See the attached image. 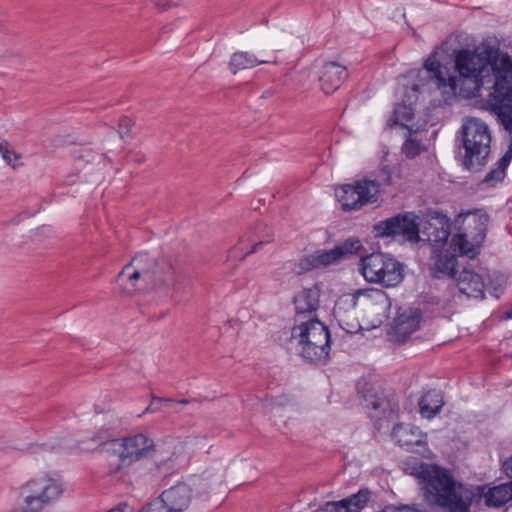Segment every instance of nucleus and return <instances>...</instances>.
I'll return each instance as SVG.
<instances>
[{"mask_svg": "<svg viewBox=\"0 0 512 512\" xmlns=\"http://www.w3.org/2000/svg\"><path fill=\"white\" fill-rule=\"evenodd\" d=\"M104 160V155L99 154L92 149H83L79 155V161L85 163H101Z\"/></svg>", "mask_w": 512, "mask_h": 512, "instance_id": "obj_30", "label": "nucleus"}, {"mask_svg": "<svg viewBox=\"0 0 512 512\" xmlns=\"http://www.w3.org/2000/svg\"><path fill=\"white\" fill-rule=\"evenodd\" d=\"M423 150L422 144L417 141L416 139H413L412 137H409L405 140L402 146V153L407 158H415L416 156L420 155V153Z\"/></svg>", "mask_w": 512, "mask_h": 512, "instance_id": "obj_29", "label": "nucleus"}, {"mask_svg": "<svg viewBox=\"0 0 512 512\" xmlns=\"http://www.w3.org/2000/svg\"><path fill=\"white\" fill-rule=\"evenodd\" d=\"M381 512H420L416 506H409V505H401V506H394L389 505L386 506Z\"/></svg>", "mask_w": 512, "mask_h": 512, "instance_id": "obj_35", "label": "nucleus"}, {"mask_svg": "<svg viewBox=\"0 0 512 512\" xmlns=\"http://www.w3.org/2000/svg\"><path fill=\"white\" fill-rule=\"evenodd\" d=\"M320 289L317 285L310 288H304L294 297L295 305V322L298 324L301 321H306L307 315H310L319 307Z\"/></svg>", "mask_w": 512, "mask_h": 512, "instance_id": "obj_18", "label": "nucleus"}, {"mask_svg": "<svg viewBox=\"0 0 512 512\" xmlns=\"http://www.w3.org/2000/svg\"><path fill=\"white\" fill-rule=\"evenodd\" d=\"M361 249L362 243L358 238H348L330 250H317L302 256L294 262L292 271L302 275L315 269L326 268L357 254Z\"/></svg>", "mask_w": 512, "mask_h": 512, "instance_id": "obj_8", "label": "nucleus"}, {"mask_svg": "<svg viewBox=\"0 0 512 512\" xmlns=\"http://www.w3.org/2000/svg\"><path fill=\"white\" fill-rule=\"evenodd\" d=\"M363 407L368 411L371 419L393 420L398 413V403L394 398L368 392L363 396Z\"/></svg>", "mask_w": 512, "mask_h": 512, "instance_id": "obj_14", "label": "nucleus"}, {"mask_svg": "<svg viewBox=\"0 0 512 512\" xmlns=\"http://www.w3.org/2000/svg\"><path fill=\"white\" fill-rule=\"evenodd\" d=\"M153 261L146 253L136 255L118 273L115 283L124 294H133L137 291H145L147 287L167 283L169 276L156 280L151 272Z\"/></svg>", "mask_w": 512, "mask_h": 512, "instance_id": "obj_7", "label": "nucleus"}, {"mask_svg": "<svg viewBox=\"0 0 512 512\" xmlns=\"http://www.w3.org/2000/svg\"><path fill=\"white\" fill-rule=\"evenodd\" d=\"M346 302H348L349 305L354 308L357 304V296L356 295L349 296V298L346 299Z\"/></svg>", "mask_w": 512, "mask_h": 512, "instance_id": "obj_38", "label": "nucleus"}, {"mask_svg": "<svg viewBox=\"0 0 512 512\" xmlns=\"http://www.w3.org/2000/svg\"><path fill=\"white\" fill-rule=\"evenodd\" d=\"M418 477L429 506L444 512H470L474 492L455 480L449 470L436 464H421Z\"/></svg>", "mask_w": 512, "mask_h": 512, "instance_id": "obj_2", "label": "nucleus"}, {"mask_svg": "<svg viewBox=\"0 0 512 512\" xmlns=\"http://www.w3.org/2000/svg\"><path fill=\"white\" fill-rule=\"evenodd\" d=\"M392 438L401 447L411 449L414 446H422L426 443V436L419 428L411 425L396 424L393 427Z\"/></svg>", "mask_w": 512, "mask_h": 512, "instance_id": "obj_22", "label": "nucleus"}, {"mask_svg": "<svg viewBox=\"0 0 512 512\" xmlns=\"http://www.w3.org/2000/svg\"><path fill=\"white\" fill-rule=\"evenodd\" d=\"M8 144H9V143H8V141H6V140H4V139H2V138L0 137V153L2 152V150H3L5 147H7V145H8Z\"/></svg>", "mask_w": 512, "mask_h": 512, "instance_id": "obj_40", "label": "nucleus"}, {"mask_svg": "<svg viewBox=\"0 0 512 512\" xmlns=\"http://www.w3.org/2000/svg\"><path fill=\"white\" fill-rule=\"evenodd\" d=\"M168 512H184L192 500V489L185 483H178L164 490L157 498Z\"/></svg>", "mask_w": 512, "mask_h": 512, "instance_id": "obj_15", "label": "nucleus"}, {"mask_svg": "<svg viewBox=\"0 0 512 512\" xmlns=\"http://www.w3.org/2000/svg\"><path fill=\"white\" fill-rule=\"evenodd\" d=\"M413 213L397 214L373 225L376 238L402 237L412 243L420 241V228Z\"/></svg>", "mask_w": 512, "mask_h": 512, "instance_id": "obj_12", "label": "nucleus"}, {"mask_svg": "<svg viewBox=\"0 0 512 512\" xmlns=\"http://www.w3.org/2000/svg\"><path fill=\"white\" fill-rule=\"evenodd\" d=\"M508 118L512 121V113L509 114ZM497 119L503 126L504 130L508 133L509 145L505 154L497 161L496 167L491 169L482 180V183L486 184L488 187H494L496 184L502 182L506 175V169L512 161V125H506V123L503 122L504 118L502 117H497Z\"/></svg>", "mask_w": 512, "mask_h": 512, "instance_id": "obj_17", "label": "nucleus"}, {"mask_svg": "<svg viewBox=\"0 0 512 512\" xmlns=\"http://www.w3.org/2000/svg\"><path fill=\"white\" fill-rule=\"evenodd\" d=\"M490 143L491 135L487 124L477 118L468 119L462 126L464 168L470 171L479 170L490 153Z\"/></svg>", "mask_w": 512, "mask_h": 512, "instance_id": "obj_5", "label": "nucleus"}, {"mask_svg": "<svg viewBox=\"0 0 512 512\" xmlns=\"http://www.w3.org/2000/svg\"><path fill=\"white\" fill-rule=\"evenodd\" d=\"M380 183L371 179H360L335 188V196L343 211L359 210L378 200Z\"/></svg>", "mask_w": 512, "mask_h": 512, "instance_id": "obj_9", "label": "nucleus"}, {"mask_svg": "<svg viewBox=\"0 0 512 512\" xmlns=\"http://www.w3.org/2000/svg\"><path fill=\"white\" fill-rule=\"evenodd\" d=\"M505 512H512V506L505 510Z\"/></svg>", "mask_w": 512, "mask_h": 512, "instance_id": "obj_46", "label": "nucleus"}, {"mask_svg": "<svg viewBox=\"0 0 512 512\" xmlns=\"http://www.w3.org/2000/svg\"><path fill=\"white\" fill-rule=\"evenodd\" d=\"M0 154L2 155L3 160L12 167L16 166L14 162L16 160H19L20 158L19 155H17L15 151L11 148L10 144H8L7 147H5Z\"/></svg>", "mask_w": 512, "mask_h": 512, "instance_id": "obj_32", "label": "nucleus"}, {"mask_svg": "<svg viewBox=\"0 0 512 512\" xmlns=\"http://www.w3.org/2000/svg\"><path fill=\"white\" fill-rule=\"evenodd\" d=\"M502 469L507 477L512 478V456L503 462Z\"/></svg>", "mask_w": 512, "mask_h": 512, "instance_id": "obj_37", "label": "nucleus"}, {"mask_svg": "<svg viewBox=\"0 0 512 512\" xmlns=\"http://www.w3.org/2000/svg\"><path fill=\"white\" fill-rule=\"evenodd\" d=\"M133 121L127 116H122L119 120L118 124V133L121 138H124L125 136L129 135L131 128L133 126Z\"/></svg>", "mask_w": 512, "mask_h": 512, "instance_id": "obj_31", "label": "nucleus"}, {"mask_svg": "<svg viewBox=\"0 0 512 512\" xmlns=\"http://www.w3.org/2000/svg\"><path fill=\"white\" fill-rule=\"evenodd\" d=\"M291 339L296 342L299 355L311 363H325L330 346L328 327L316 318H308L295 324L291 331Z\"/></svg>", "mask_w": 512, "mask_h": 512, "instance_id": "obj_3", "label": "nucleus"}, {"mask_svg": "<svg viewBox=\"0 0 512 512\" xmlns=\"http://www.w3.org/2000/svg\"><path fill=\"white\" fill-rule=\"evenodd\" d=\"M507 318H512V307L506 312Z\"/></svg>", "mask_w": 512, "mask_h": 512, "instance_id": "obj_43", "label": "nucleus"}, {"mask_svg": "<svg viewBox=\"0 0 512 512\" xmlns=\"http://www.w3.org/2000/svg\"><path fill=\"white\" fill-rule=\"evenodd\" d=\"M443 405V394L437 389L425 392L418 403L421 416L427 419L435 417L441 411Z\"/></svg>", "mask_w": 512, "mask_h": 512, "instance_id": "obj_23", "label": "nucleus"}, {"mask_svg": "<svg viewBox=\"0 0 512 512\" xmlns=\"http://www.w3.org/2000/svg\"><path fill=\"white\" fill-rule=\"evenodd\" d=\"M139 512H168L157 498L145 505Z\"/></svg>", "mask_w": 512, "mask_h": 512, "instance_id": "obj_34", "label": "nucleus"}, {"mask_svg": "<svg viewBox=\"0 0 512 512\" xmlns=\"http://www.w3.org/2000/svg\"><path fill=\"white\" fill-rule=\"evenodd\" d=\"M275 63L276 60H259L254 54L249 52H235L230 59V70L236 74L239 70L253 68L263 63Z\"/></svg>", "mask_w": 512, "mask_h": 512, "instance_id": "obj_27", "label": "nucleus"}, {"mask_svg": "<svg viewBox=\"0 0 512 512\" xmlns=\"http://www.w3.org/2000/svg\"><path fill=\"white\" fill-rule=\"evenodd\" d=\"M454 67L459 74L458 80L450 74L435 55L429 56L424 68L419 71L420 78H427L440 91L443 103L451 104L459 93L472 98L480 95L484 86H489L487 105L491 112L502 117L506 125L511 126L508 118L512 113V59L499 48L485 46L476 49L454 51Z\"/></svg>", "mask_w": 512, "mask_h": 512, "instance_id": "obj_1", "label": "nucleus"}, {"mask_svg": "<svg viewBox=\"0 0 512 512\" xmlns=\"http://www.w3.org/2000/svg\"><path fill=\"white\" fill-rule=\"evenodd\" d=\"M174 400L172 398H164V397H157L152 396V400L150 405L146 408L145 413H153L160 410V407L156 405V403H172Z\"/></svg>", "mask_w": 512, "mask_h": 512, "instance_id": "obj_33", "label": "nucleus"}, {"mask_svg": "<svg viewBox=\"0 0 512 512\" xmlns=\"http://www.w3.org/2000/svg\"><path fill=\"white\" fill-rule=\"evenodd\" d=\"M112 437V433L107 429L97 435H95L92 440L98 442L99 444H104L110 441Z\"/></svg>", "mask_w": 512, "mask_h": 512, "instance_id": "obj_36", "label": "nucleus"}, {"mask_svg": "<svg viewBox=\"0 0 512 512\" xmlns=\"http://www.w3.org/2000/svg\"><path fill=\"white\" fill-rule=\"evenodd\" d=\"M489 215L482 209L461 212L456 218L459 233L454 235L450 247L460 255L474 258L486 238Z\"/></svg>", "mask_w": 512, "mask_h": 512, "instance_id": "obj_4", "label": "nucleus"}, {"mask_svg": "<svg viewBox=\"0 0 512 512\" xmlns=\"http://www.w3.org/2000/svg\"><path fill=\"white\" fill-rule=\"evenodd\" d=\"M414 110L411 105L398 104L394 108L393 112V124H400L403 127H407L405 124L413 119Z\"/></svg>", "mask_w": 512, "mask_h": 512, "instance_id": "obj_28", "label": "nucleus"}, {"mask_svg": "<svg viewBox=\"0 0 512 512\" xmlns=\"http://www.w3.org/2000/svg\"><path fill=\"white\" fill-rule=\"evenodd\" d=\"M348 77L345 66L337 62H326L319 70V83L325 94L335 92Z\"/></svg>", "mask_w": 512, "mask_h": 512, "instance_id": "obj_16", "label": "nucleus"}, {"mask_svg": "<svg viewBox=\"0 0 512 512\" xmlns=\"http://www.w3.org/2000/svg\"><path fill=\"white\" fill-rule=\"evenodd\" d=\"M111 443L119 460L116 471L152 456L156 449L154 441L141 433L121 439H112Z\"/></svg>", "mask_w": 512, "mask_h": 512, "instance_id": "obj_11", "label": "nucleus"}, {"mask_svg": "<svg viewBox=\"0 0 512 512\" xmlns=\"http://www.w3.org/2000/svg\"><path fill=\"white\" fill-rule=\"evenodd\" d=\"M370 491L360 489L357 493L340 501H328L320 506V512H360L369 500Z\"/></svg>", "mask_w": 512, "mask_h": 512, "instance_id": "obj_19", "label": "nucleus"}, {"mask_svg": "<svg viewBox=\"0 0 512 512\" xmlns=\"http://www.w3.org/2000/svg\"><path fill=\"white\" fill-rule=\"evenodd\" d=\"M500 492H501V489H500V488H495V490H494L493 494H495V493H500Z\"/></svg>", "mask_w": 512, "mask_h": 512, "instance_id": "obj_45", "label": "nucleus"}, {"mask_svg": "<svg viewBox=\"0 0 512 512\" xmlns=\"http://www.w3.org/2000/svg\"><path fill=\"white\" fill-rule=\"evenodd\" d=\"M359 270L369 283L385 288L398 286L404 279V266L392 255L374 252L361 257Z\"/></svg>", "mask_w": 512, "mask_h": 512, "instance_id": "obj_6", "label": "nucleus"}, {"mask_svg": "<svg viewBox=\"0 0 512 512\" xmlns=\"http://www.w3.org/2000/svg\"><path fill=\"white\" fill-rule=\"evenodd\" d=\"M270 240L258 241L252 243L250 237L243 236L239 239L238 243L235 244L228 252V259L242 261L249 254L259 251V249Z\"/></svg>", "mask_w": 512, "mask_h": 512, "instance_id": "obj_26", "label": "nucleus"}, {"mask_svg": "<svg viewBox=\"0 0 512 512\" xmlns=\"http://www.w3.org/2000/svg\"><path fill=\"white\" fill-rule=\"evenodd\" d=\"M341 310H342V307H341V302H340V303H337V305L335 307V312L339 314Z\"/></svg>", "mask_w": 512, "mask_h": 512, "instance_id": "obj_41", "label": "nucleus"}, {"mask_svg": "<svg viewBox=\"0 0 512 512\" xmlns=\"http://www.w3.org/2000/svg\"><path fill=\"white\" fill-rule=\"evenodd\" d=\"M457 257L454 253L445 251L436 255L431 267V273L436 278H455Z\"/></svg>", "mask_w": 512, "mask_h": 512, "instance_id": "obj_24", "label": "nucleus"}, {"mask_svg": "<svg viewBox=\"0 0 512 512\" xmlns=\"http://www.w3.org/2000/svg\"><path fill=\"white\" fill-rule=\"evenodd\" d=\"M178 403H180V404H188L189 401L187 399H182V400L178 401Z\"/></svg>", "mask_w": 512, "mask_h": 512, "instance_id": "obj_44", "label": "nucleus"}, {"mask_svg": "<svg viewBox=\"0 0 512 512\" xmlns=\"http://www.w3.org/2000/svg\"><path fill=\"white\" fill-rule=\"evenodd\" d=\"M62 493V483L47 475L33 478L21 488L24 503L34 512L42 511L47 505L56 501Z\"/></svg>", "mask_w": 512, "mask_h": 512, "instance_id": "obj_10", "label": "nucleus"}, {"mask_svg": "<svg viewBox=\"0 0 512 512\" xmlns=\"http://www.w3.org/2000/svg\"><path fill=\"white\" fill-rule=\"evenodd\" d=\"M503 503H504V500H500V501H498V504H499V505H500V504H503Z\"/></svg>", "mask_w": 512, "mask_h": 512, "instance_id": "obj_47", "label": "nucleus"}, {"mask_svg": "<svg viewBox=\"0 0 512 512\" xmlns=\"http://www.w3.org/2000/svg\"><path fill=\"white\" fill-rule=\"evenodd\" d=\"M450 227V219L445 214L430 212L420 229V241H428L434 248H441L450 236Z\"/></svg>", "mask_w": 512, "mask_h": 512, "instance_id": "obj_13", "label": "nucleus"}, {"mask_svg": "<svg viewBox=\"0 0 512 512\" xmlns=\"http://www.w3.org/2000/svg\"><path fill=\"white\" fill-rule=\"evenodd\" d=\"M455 279L460 293L465 294L468 298H484L485 284L480 274L464 267Z\"/></svg>", "mask_w": 512, "mask_h": 512, "instance_id": "obj_20", "label": "nucleus"}, {"mask_svg": "<svg viewBox=\"0 0 512 512\" xmlns=\"http://www.w3.org/2000/svg\"><path fill=\"white\" fill-rule=\"evenodd\" d=\"M420 89V85L419 84H413L412 85V90L415 91V92H418Z\"/></svg>", "mask_w": 512, "mask_h": 512, "instance_id": "obj_42", "label": "nucleus"}, {"mask_svg": "<svg viewBox=\"0 0 512 512\" xmlns=\"http://www.w3.org/2000/svg\"><path fill=\"white\" fill-rule=\"evenodd\" d=\"M153 264L151 266V272L155 274L156 280L163 278L164 276H169V281L167 283L155 285L153 287H147V290H161L170 288L174 284V273L173 266L170 260L166 257H161L159 259L151 258Z\"/></svg>", "mask_w": 512, "mask_h": 512, "instance_id": "obj_25", "label": "nucleus"}, {"mask_svg": "<svg viewBox=\"0 0 512 512\" xmlns=\"http://www.w3.org/2000/svg\"><path fill=\"white\" fill-rule=\"evenodd\" d=\"M128 506L125 504V505H120L119 507L117 508H113L111 510H109L108 512H125V509H127Z\"/></svg>", "mask_w": 512, "mask_h": 512, "instance_id": "obj_39", "label": "nucleus"}, {"mask_svg": "<svg viewBox=\"0 0 512 512\" xmlns=\"http://www.w3.org/2000/svg\"><path fill=\"white\" fill-rule=\"evenodd\" d=\"M422 314L419 309H406L395 319V333L401 341H405L420 327Z\"/></svg>", "mask_w": 512, "mask_h": 512, "instance_id": "obj_21", "label": "nucleus"}]
</instances>
